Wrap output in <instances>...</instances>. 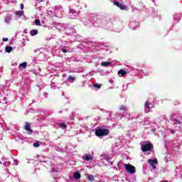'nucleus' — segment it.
<instances>
[{"mask_svg":"<svg viewBox=\"0 0 182 182\" xmlns=\"http://www.w3.org/2000/svg\"><path fill=\"white\" fill-rule=\"evenodd\" d=\"M110 133V130L107 129H98L95 130V136L97 137H105L106 136H109Z\"/></svg>","mask_w":182,"mask_h":182,"instance_id":"nucleus-1","label":"nucleus"},{"mask_svg":"<svg viewBox=\"0 0 182 182\" xmlns=\"http://www.w3.org/2000/svg\"><path fill=\"white\" fill-rule=\"evenodd\" d=\"M151 147H153V145L150 143L144 142L143 144L141 145V151L144 153L151 151Z\"/></svg>","mask_w":182,"mask_h":182,"instance_id":"nucleus-2","label":"nucleus"},{"mask_svg":"<svg viewBox=\"0 0 182 182\" xmlns=\"http://www.w3.org/2000/svg\"><path fill=\"white\" fill-rule=\"evenodd\" d=\"M125 170H127V173H129L130 174H134V173H136V167L129 164H125Z\"/></svg>","mask_w":182,"mask_h":182,"instance_id":"nucleus-3","label":"nucleus"},{"mask_svg":"<svg viewBox=\"0 0 182 182\" xmlns=\"http://www.w3.org/2000/svg\"><path fill=\"white\" fill-rule=\"evenodd\" d=\"M113 4L115 5V6H117V8H119V9L122 11L127 10V7L122 4H120L119 1H114Z\"/></svg>","mask_w":182,"mask_h":182,"instance_id":"nucleus-4","label":"nucleus"},{"mask_svg":"<svg viewBox=\"0 0 182 182\" xmlns=\"http://www.w3.org/2000/svg\"><path fill=\"white\" fill-rule=\"evenodd\" d=\"M24 129L26 132H29L30 133H33V130L31 129V124L26 122Z\"/></svg>","mask_w":182,"mask_h":182,"instance_id":"nucleus-5","label":"nucleus"},{"mask_svg":"<svg viewBox=\"0 0 182 182\" xmlns=\"http://www.w3.org/2000/svg\"><path fill=\"white\" fill-rule=\"evenodd\" d=\"M144 107H145V110L146 111V113L150 112V101L147 100L145 102Z\"/></svg>","mask_w":182,"mask_h":182,"instance_id":"nucleus-6","label":"nucleus"},{"mask_svg":"<svg viewBox=\"0 0 182 182\" xmlns=\"http://www.w3.org/2000/svg\"><path fill=\"white\" fill-rule=\"evenodd\" d=\"M118 75L121 77H123V76H126V75H127V72H126V70L121 69L118 71Z\"/></svg>","mask_w":182,"mask_h":182,"instance_id":"nucleus-7","label":"nucleus"},{"mask_svg":"<svg viewBox=\"0 0 182 182\" xmlns=\"http://www.w3.org/2000/svg\"><path fill=\"white\" fill-rule=\"evenodd\" d=\"M110 65H112V62L105 61L101 63V66H103L104 68L109 66Z\"/></svg>","mask_w":182,"mask_h":182,"instance_id":"nucleus-8","label":"nucleus"},{"mask_svg":"<svg viewBox=\"0 0 182 182\" xmlns=\"http://www.w3.org/2000/svg\"><path fill=\"white\" fill-rule=\"evenodd\" d=\"M26 66H28V63L26 62H24V63H22L19 65L18 68L19 69H21V68L23 69H26Z\"/></svg>","mask_w":182,"mask_h":182,"instance_id":"nucleus-9","label":"nucleus"},{"mask_svg":"<svg viewBox=\"0 0 182 182\" xmlns=\"http://www.w3.org/2000/svg\"><path fill=\"white\" fill-rule=\"evenodd\" d=\"M84 159L85 161H90V160H93V156H89V155H85Z\"/></svg>","mask_w":182,"mask_h":182,"instance_id":"nucleus-10","label":"nucleus"},{"mask_svg":"<svg viewBox=\"0 0 182 182\" xmlns=\"http://www.w3.org/2000/svg\"><path fill=\"white\" fill-rule=\"evenodd\" d=\"M5 50L7 53H11V52H12V50H14V48L11 47V46H6Z\"/></svg>","mask_w":182,"mask_h":182,"instance_id":"nucleus-11","label":"nucleus"},{"mask_svg":"<svg viewBox=\"0 0 182 182\" xmlns=\"http://www.w3.org/2000/svg\"><path fill=\"white\" fill-rule=\"evenodd\" d=\"M11 16H6L5 18H4V22H5L6 23L9 24V23L11 22Z\"/></svg>","mask_w":182,"mask_h":182,"instance_id":"nucleus-12","label":"nucleus"},{"mask_svg":"<svg viewBox=\"0 0 182 182\" xmlns=\"http://www.w3.org/2000/svg\"><path fill=\"white\" fill-rule=\"evenodd\" d=\"M81 175L80 173L79 172H75L74 174V178H75L76 180H79V178H80Z\"/></svg>","mask_w":182,"mask_h":182,"instance_id":"nucleus-13","label":"nucleus"},{"mask_svg":"<svg viewBox=\"0 0 182 182\" xmlns=\"http://www.w3.org/2000/svg\"><path fill=\"white\" fill-rule=\"evenodd\" d=\"M148 161H149V163H150L151 166H153V164H157V163H158V161L156 159L154 160L149 159Z\"/></svg>","mask_w":182,"mask_h":182,"instance_id":"nucleus-14","label":"nucleus"},{"mask_svg":"<svg viewBox=\"0 0 182 182\" xmlns=\"http://www.w3.org/2000/svg\"><path fill=\"white\" fill-rule=\"evenodd\" d=\"M38 33V30H31L30 31V35L31 36H36V35Z\"/></svg>","mask_w":182,"mask_h":182,"instance_id":"nucleus-15","label":"nucleus"},{"mask_svg":"<svg viewBox=\"0 0 182 182\" xmlns=\"http://www.w3.org/2000/svg\"><path fill=\"white\" fill-rule=\"evenodd\" d=\"M16 15H17V16H19V18H21V16H22V15H23V11H16Z\"/></svg>","mask_w":182,"mask_h":182,"instance_id":"nucleus-16","label":"nucleus"},{"mask_svg":"<svg viewBox=\"0 0 182 182\" xmlns=\"http://www.w3.org/2000/svg\"><path fill=\"white\" fill-rule=\"evenodd\" d=\"M59 127H60V129H66L68 127V125H66V124L65 123H60Z\"/></svg>","mask_w":182,"mask_h":182,"instance_id":"nucleus-17","label":"nucleus"},{"mask_svg":"<svg viewBox=\"0 0 182 182\" xmlns=\"http://www.w3.org/2000/svg\"><path fill=\"white\" fill-rule=\"evenodd\" d=\"M119 110H123L124 112H126V110H127V107L124 105H121L119 106Z\"/></svg>","mask_w":182,"mask_h":182,"instance_id":"nucleus-18","label":"nucleus"},{"mask_svg":"<svg viewBox=\"0 0 182 182\" xmlns=\"http://www.w3.org/2000/svg\"><path fill=\"white\" fill-rule=\"evenodd\" d=\"M87 178L90 181H93L95 180V176H93V175H87Z\"/></svg>","mask_w":182,"mask_h":182,"instance_id":"nucleus-19","label":"nucleus"},{"mask_svg":"<svg viewBox=\"0 0 182 182\" xmlns=\"http://www.w3.org/2000/svg\"><path fill=\"white\" fill-rule=\"evenodd\" d=\"M35 24L37 26H41V20L39 19H36L35 20Z\"/></svg>","mask_w":182,"mask_h":182,"instance_id":"nucleus-20","label":"nucleus"},{"mask_svg":"<svg viewBox=\"0 0 182 182\" xmlns=\"http://www.w3.org/2000/svg\"><path fill=\"white\" fill-rule=\"evenodd\" d=\"M33 147H39L41 146V144L39 142H36L33 144Z\"/></svg>","mask_w":182,"mask_h":182,"instance_id":"nucleus-21","label":"nucleus"},{"mask_svg":"<svg viewBox=\"0 0 182 182\" xmlns=\"http://www.w3.org/2000/svg\"><path fill=\"white\" fill-rule=\"evenodd\" d=\"M93 87H97V89H100L102 87V85H100L99 84H94Z\"/></svg>","mask_w":182,"mask_h":182,"instance_id":"nucleus-22","label":"nucleus"},{"mask_svg":"<svg viewBox=\"0 0 182 182\" xmlns=\"http://www.w3.org/2000/svg\"><path fill=\"white\" fill-rule=\"evenodd\" d=\"M75 79H76V77H73V76H69L68 78V80H75Z\"/></svg>","mask_w":182,"mask_h":182,"instance_id":"nucleus-23","label":"nucleus"},{"mask_svg":"<svg viewBox=\"0 0 182 182\" xmlns=\"http://www.w3.org/2000/svg\"><path fill=\"white\" fill-rule=\"evenodd\" d=\"M61 50L63 53H68V50L65 48H61Z\"/></svg>","mask_w":182,"mask_h":182,"instance_id":"nucleus-24","label":"nucleus"},{"mask_svg":"<svg viewBox=\"0 0 182 182\" xmlns=\"http://www.w3.org/2000/svg\"><path fill=\"white\" fill-rule=\"evenodd\" d=\"M2 41H3L4 42H8V41H9V39L8 38H4L2 39Z\"/></svg>","mask_w":182,"mask_h":182,"instance_id":"nucleus-25","label":"nucleus"},{"mask_svg":"<svg viewBox=\"0 0 182 182\" xmlns=\"http://www.w3.org/2000/svg\"><path fill=\"white\" fill-rule=\"evenodd\" d=\"M176 122L175 124H181V122L177 121V119H175Z\"/></svg>","mask_w":182,"mask_h":182,"instance_id":"nucleus-26","label":"nucleus"},{"mask_svg":"<svg viewBox=\"0 0 182 182\" xmlns=\"http://www.w3.org/2000/svg\"><path fill=\"white\" fill-rule=\"evenodd\" d=\"M174 105H175V106H177V105H180V102L176 100L174 102Z\"/></svg>","mask_w":182,"mask_h":182,"instance_id":"nucleus-27","label":"nucleus"},{"mask_svg":"<svg viewBox=\"0 0 182 182\" xmlns=\"http://www.w3.org/2000/svg\"><path fill=\"white\" fill-rule=\"evenodd\" d=\"M20 8H21V9H23V4H21Z\"/></svg>","mask_w":182,"mask_h":182,"instance_id":"nucleus-28","label":"nucleus"},{"mask_svg":"<svg viewBox=\"0 0 182 182\" xmlns=\"http://www.w3.org/2000/svg\"><path fill=\"white\" fill-rule=\"evenodd\" d=\"M171 133L172 134H174V130L171 129Z\"/></svg>","mask_w":182,"mask_h":182,"instance_id":"nucleus-29","label":"nucleus"},{"mask_svg":"<svg viewBox=\"0 0 182 182\" xmlns=\"http://www.w3.org/2000/svg\"><path fill=\"white\" fill-rule=\"evenodd\" d=\"M141 72H143V70H141Z\"/></svg>","mask_w":182,"mask_h":182,"instance_id":"nucleus-30","label":"nucleus"}]
</instances>
